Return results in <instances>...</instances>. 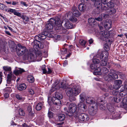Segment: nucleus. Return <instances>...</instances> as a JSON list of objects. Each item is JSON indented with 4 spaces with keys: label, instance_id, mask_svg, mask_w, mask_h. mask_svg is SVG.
<instances>
[{
    "label": "nucleus",
    "instance_id": "1",
    "mask_svg": "<svg viewBox=\"0 0 127 127\" xmlns=\"http://www.w3.org/2000/svg\"><path fill=\"white\" fill-rule=\"evenodd\" d=\"M109 34L107 31H102L100 33V36L101 39L103 41L106 40V43L104 45V48L105 51L102 52L106 51H108L110 49L109 45L110 46L111 44V38L109 36Z\"/></svg>",
    "mask_w": 127,
    "mask_h": 127
},
{
    "label": "nucleus",
    "instance_id": "2",
    "mask_svg": "<svg viewBox=\"0 0 127 127\" xmlns=\"http://www.w3.org/2000/svg\"><path fill=\"white\" fill-rule=\"evenodd\" d=\"M19 48L17 50V54L19 56L24 55L23 59L25 60H28L29 58L28 55V52L27 48L25 47L20 44H18Z\"/></svg>",
    "mask_w": 127,
    "mask_h": 127
},
{
    "label": "nucleus",
    "instance_id": "3",
    "mask_svg": "<svg viewBox=\"0 0 127 127\" xmlns=\"http://www.w3.org/2000/svg\"><path fill=\"white\" fill-rule=\"evenodd\" d=\"M108 54V52H102L100 55V58L101 60V65L102 66H105L107 64V58Z\"/></svg>",
    "mask_w": 127,
    "mask_h": 127
},
{
    "label": "nucleus",
    "instance_id": "4",
    "mask_svg": "<svg viewBox=\"0 0 127 127\" xmlns=\"http://www.w3.org/2000/svg\"><path fill=\"white\" fill-rule=\"evenodd\" d=\"M65 87V83L63 82L59 83V81L57 80L55 81L52 86V89L51 90V91L53 92L57 89L60 88H64Z\"/></svg>",
    "mask_w": 127,
    "mask_h": 127
},
{
    "label": "nucleus",
    "instance_id": "5",
    "mask_svg": "<svg viewBox=\"0 0 127 127\" xmlns=\"http://www.w3.org/2000/svg\"><path fill=\"white\" fill-rule=\"evenodd\" d=\"M54 18H51L46 23L45 26L47 30H50L53 28L56 23V20Z\"/></svg>",
    "mask_w": 127,
    "mask_h": 127
},
{
    "label": "nucleus",
    "instance_id": "6",
    "mask_svg": "<svg viewBox=\"0 0 127 127\" xmlns=\"http://www.w3.org/2000/svg\"><path fill=\"white\" fill-rule=\"evenodd\" d=\"M48 34V33L46 31H43L41 33L36 35L35 37V38L36 40H39L42 41V40L45 39L46 36L49 37Z\"/></svg>",
    "mask_w": 127,
    "mask_h": 127
},
{
    "label": "nucleus",
    "instance_id": "7",
    "mask_svg": "<svg viewBox=\"0 0 127 127\" xmlns=\"http://www.w3.org/2000/svg\"><path fill=\"white\" fill-rule=\"evenodd\" d=\"M66 105L68 106L69 111L70 113H72L75 112L77 109V106L75 103H70L69 102H67Z\"/></svg>",
    "mask_w": 127,
    "mask_h": 127
},
{
    "label": "nucleus",
    "instance_id": "8",
    "mask_svg": "<svg viewBox=\"0 0 127 127\" xmlns=\"http://www.w3.org/2000/svg\"><path fill=\"white\" fill-rule=\"evenodd\" d=\"M73 95L75 96L78 95L81 92V88L78 85H75L72 86Z\"/></svg>",
    "mask_w": 127,
    "mask_h": 127
},
{
    "label": "nucleus",
    "instance_id": "9",
    "mask_svg": "<svg viewBox=\"0 0 127 127\" xmlns=\"http://www.w3.org/2000/svg\"><path fill=\"white\" fill-rule=\"evenodd\" d=\"M65 92L66 95L68 96L74 95L72 85H70L66 88Z\"/></svg>",
    "mask_w": 127,
    "mask_h": 127
},
{
    "label": "nucleus",
    "instance_id": "10",
    "mask_svg": "<svg viewBox=\"0 0 127 127\" xmlns=\"http://www.w3.org/2000/svg\"><path fill=\"white\" fill-rule=\"evenodd\" d=\"M78 117L79 119L81 121L86 122L89 119L88 115L84 113L79 114L78 116Z\"/></svg>",
    "mask_w": 127,
    "mask_h": 127
},
{
    "label": "nucleus",
    "instance_id": "11",
    "mask_svg": "<svg viewBox=\"0 0 127 127\" xmlns=\"http://www.w3.org/2000/svg\"><path fill=\"white\" fill-rule=\"evenodd\" d=\"M55 19L56 20V23L54 26L55 27V29L57 30H61V22L60 19L57 18Z\"/></svg>",
    "mask_w": 127,
    "mask_h": 127
},
{
    "label": "nucleus",
    "instance_id": "12",
    "mask_svg": "<svg viewBox=\"0 0 127 127\" xmlns=\"http://www.w3.org/2000/svg\"><path fill=\"white\" fill-rule=\"evenodd\" d=\"M56 118L57 121H62L64 120L65 116L64 115L62 114H57L56 115Z\"/></svg>",
    "mask_w": 127,
    "mask_h": 127
},
{
    "label": "nucleus",
    "instance_id": "13",
    "mask_svg": "<svg viewBox=\"0 0 127 127\" xmlns=\"http://www.w3.org/2000/svg\"><path fill=\"white\" fill-rule=\"evenodd\" d=\"M122 83L121 81L120 80H116L114 81V84L113 85L114 89H117L121 87Z\"/></svg>",
    "mask_w": 127,
    "mask_h": 127
},
{
    "label": "nucleus",
    "instance_id": "14",
    "mask_svg": "<svg viewBox=\"0 0 127 127\" xmlns=\"http://www.w3.org/2000/svg\"><path fill=\"white\" fill-rule=\"evenodd\" d=\"M80 101L78 104V107L83 111H85L87 110V107L86 105L83 102Z\"/></svg>",
    "mask_w": 127,
    "mask_h": 127
},
{
    "label": "nucleus",
    "instance_id": "15",
    "mask_svg": "<svg viewBox=\"0 0 127 127\" xmlns=\"http://www.w3.org/2000/svg\"><path fill=\"white\" fill-rule=\"evenodd\" d=\"M9 46L12 52H14L17 50V46L16 44L13 42H11L9 44Z\"/></svg>",
    "mask_w": 127,
    "mask_h": 127
},
{
    "label": "nucleus",
    "instance_id": "16",
    "mask_svg": "<svg viewBox=\"0 0 127 127\" xmlns=\"http://www.w3.org/2000/svg\"><path fill=\"white\" fill-rule=\"evenodd\" d=\"M12 72H10L7 76V82L8 84H10L11 83V80H13V77H14L15 76L13 75L12 74Z\"/></svg>",
    "mask_w": 127,
    "mask_h": 127
},
{
    "label": "nucleus",
    "instance_id": "17",
    "mask_svg": "<svg viewBox=\"0 0 127 127\" xmlns=\"http://www.w3.org/2000/svg\"><path fill=\"white\" fill-rule=\"evenodd\" d=\"M60 99L56 98L55 97L53 96V97L52 100L54 104L56 105H60V104H62V102Z\"/></svg>",
    "mask_w": 127,
    "mask_h": 127
},
{
    "label": "nucleus",
    "instance_id": "18",
    "mask_svg": "<svg viewBox=\"0 0 127 127\" xmlns=\"http://www.w3.org/2000/svg\"><path fill=\"white\" fill-rule=\"evenodd\" d=\"M64 26L66 28L68 29L72 28L73 27V25L72 23L70 22L69 21H65V23L64 24Z\"/></svg>",
    "mask_w": 127,
    "mask_h": 127
},
{
    "label": "nucleus",
    "instance_id": "19",
    "mask_svg": "<svg viewBox=\"0 0 127 127\" xmlns=\"http://www.w3.org/2000/svg\"><path fill=\"white\" fill-rule=\"evenodd\" d=\"M94 107V106H92L89 108V112L91 115H93L96 113V109H95Z\"/></svg>",
    "mask_w": 127,
    "mask_h": 127
},
{
    "label": "nucleus",
    "instance_id": "20",
    "mask_svg": "<svg viewBox=\"0 0 127 127\" xmlns=\"http://www.w3.org/2000/svg\"><path fill=\"white\" fill-rule=\"evenodd\" d=\"M94 2V5L97 8L100 7L101 5V3L100 0H91Z\"/></svg>",
    "mask_w": 127,
    "mask_h": 127
},
{
    "label": "nucleus",
    "instance_id": "21",
    "mask_svg": "<svg viewBox=\"0 0 127 127\" xmlns=\"http://www.w3.org/2000/svg\"><path fill=\"white\" fill-rule=\"evenodd\" d=\"M86 101L87 103L90 104H93L95 102L94 99L91 97H87L86 99Z\"/></svg>",
    "mask_w": 127,
    "mask_h": 127
},
{
    "label": "nucleus",
    "instance_id": "22",
    "mask_svg": "<svg viewBox=\"0 0 127 127\" xmlns=\"http://www.w3.org/2000/svg\"><path fill=\"white\" fill-rule=\"evenodd\" d=\"M72 10L73 11L72 14L75 16L78 17L81 14L79 11L75 8H73Z\"/></svg>",
    "mask_w": 127,
    "mask_h": 127
},
{
    "label": "nucleus",
    "instance_id": "23",
    "mask_svg": "<svg viewBox=\"0 0 127 127\" xmlns=\"http://www.w3.org/2000/svg\"><path fill=\"white\" fill-rule=\"evenodd\" d=\"M86 7V5L85 4H81L78 6L79 10L83 12L85 11Z\"/></svg>",
    "mask_w": 127,
    "mask_h": 127
},
{
    "label": "nucleus",
    "instance_id": "24",
    "mask_svg": "<svg viewBox=\"0 0 127 127\" xmlns=\"http://www.w3.org/2000/svg\"><path fill=\"white\" fill-rule=\"evenodd\" d=\"M101 71V69L99 67H97L95 69L94 72V74L95 75H101V73L100 72Z\"/></svg>",
    "mask_w": 127,
    "mask_h": 127
},
{
    "label": "nucleus",
    "instance_id": "25",
    "mask_svg": "<svg viewBox=\"0 0 127 127\" xmlns=\"http://www.w3.org/2000/svg\"><path fill=\"white\" fill-rule=\"evenodd\" d=\"M26 88V85L24 83L19 85L17 87L18 89L20 91L25 90Z\"/></svg>",
    "mask_w": 127,
    "mask_h": 127
},
{
    "label": "nucleus",
    "instance_id": "26",
    "mask_svg": "<svg viewBox=\"0 0 127 127\" xmlns=\"http://www.w3.org/2000/svg\"><path fill=\"white\" fill-rule=\"evenodd\" d=\"M113 119H116L120 118L121 116L120 114L117 112H114L112 116Z\"/></svg>",
    "mask_w": 127,
    "mask_h": 127
},
{
    "label": "nucleus",
    "instance_id": "27",
    "mask_svg": "<svg viewBox=\"0 0 127 127\" xmlns=\"http://www.w3.org/2000/svg\"><path fill=\"white\" fill-rule=\"evenodd\" d=\"M88 21L89 24L92 26L95 25L96 24L95 20L93 18H91L89 19Z\"/></svg>",
    "mask_w": 127,
    "mask_h": 127
},
{
    "label": "nucleus",
    "instance_id": "28",
    "mask_svg": "<svg viewBox=\"0 0 127 127\" xmlns=\"http://www.w3.org/2000/svg\"><path fill=\"white\" fill-rule=\"evenodd\" d=\"M25 71V70L22 69L20 68L19 70H16L13 71L14 73L16 75L21 74Z\"/></svg>",
    "mask_w": 127,
    "mask_h": 127
},
{
    "label": "nucleus",
    "instance_id": "29",
    "mask_svg": "<svg viewBox=\"0 0 127 127\" xmlns=\"http://www.w3.org/2000/svg\"><path fill=\"white\" fill-rule=\"evenodd\" d=\"M103 101V100H101L100 101H97L96 102L97 105V106H99L100 109L102 110H104L105 109V106L103 104H101L100 105V102H102Z\"/></svg>",
    "mask_w": 127,
    "mask_h": 127
},
{
    "label": "nucleus",
    "instance_id": "30",
    "mask_svg": "<svg viewBox=\"0 0 127 127\" xmlns=\"http://www.w3.org/2000/svg\"><path fill=\"white\" fill-rule=\"evenodd\" d=\"M118 78V75L116 73L115 71L114 70H112V78L115 79Z\"/></svg>",
    "mask_w": 127,
    "mask_h": 127
},
{
    "label": "nucleus",
    "instance_id": "31",
    "mask_svg": "<svg viewBox=\"0 0 127 127\" xmlns=\"http://www.w3.org/2000/svg\"><path fill=\"white\" fill-rule=\"evenodd\" d=\"M27 79L28 81L31 83H33L34 80V78L33 76L31 75L28 76Z\"/></svg>",
    "mask_w": 127,
    "mask_h": 127
},
{
    "label": "nucleus",
    "instance_id": "32",
    "mask_svg": "<svg viewBox=\"0 0 127 127\" xmlns=\"http://www.w3.org/2000/svg\"><path fill=\"white\" fill-rule=\"evenodd\" d=\"M80 98V101L83 102L85 98L86 94L85 93H81L79 96Z\"/></svg>",
    "mask_w": 127,
    "mask_h": 127
},
{
    "label": "nucleus",
    "instance_id": "33",
    "mask_svg": "<svg viewBox=\"0 0 127 127\" xmlns=\"http://www.w3.org/2000/svg\"><path fill=\"white\" fill-rule=\"evenodd\" d=\"M113 98L114 101L116 103H118L120 102L122 100L121 96H119L118 95H117V96H114Z\"/></svg>",
    "mask_w": 127,
    "mask_h": 127
},
{
    "label": "nucleus",
    "instance_id": "34",
    "mask_svg": "<svg viewBox=\"0 0 127 127\" xmlns=\"http://www.w3.org/2000/svg\"><path fill=\"white\" fill-rule=\"evenodd\" d=\"M27 110L29 112L28 114L30 116H32L33 114L32 106L30 105L28 106L27 107Z\"/></svg>",
    "mask_w": 127,
    "mask_h": 127
},
{
    "label": "nucleus",
    "instance_id": "35",
    "mask_svg": "<svg viewBox=\"0 0 127 127\" xmlns=\"http://www.w3.org/2000/svg\"><path fill=\"white\" fill-rule=\"evenodd\" d=\"M104 27L106 29L109 30L111 27V24L108 22H106L104 23Z\"/></svg>",
    "mask_w": 127,
    "mask_h": 127
},
{
    "label": "nucleus",
    "instance_id": "36",
    "mask_svg": "<svg viewBox=\"0 0 127 127\" xmlns=\"http://www.w3.org/2000/svg\"><path fill=\"white\" fill-rule=\"evenodd\" d=\"M55 97L56 98L59 99H61L63 97L62 95L58 92H56L55 93Z\"/></svg>",
    "mask_w": 127,
    "mask_h": 127
},
{
    "label": "nucleus",
    "instance_id": "37",
    "mask_svg": "<svg viewBox=\"0 0 127 127\" xmlns=\"http://www.w3.org/2000/svg\"><path fill=\"white\" fill-rule=\"evenodd\" d=\"M42 106V104L41 103H39L36 105V109L37 111L40 110Z\"/></svg>",
    "mask_w": 127,
    "mask_h": 127
},
{
    "label": "nucleus",
    "instance_id": "38",
    "mask_svg": "<svg viewBox=\"0 0 127 127\" xmlns=\"http://www.w3.org/2000/svg\"><path fill=\"white\" fill-rule=\"evenodd\" d=\"M104 79L106 81L108 82L110 81L111 80V73H110L109 74L105 77Z\"/></svg>",
    "mask_w": 127,
    "mask_h": 127
},
{
    "label": "nucleus",
    "instance_id": "39",
    "mask_svg": "<svg viewBox=\"0 0 127 127\" xmlns=\"http://www.w3.org/2000/svg\"><path fill=\"white\" fill-rule=\"evenodd\" d=\"M42 54L40 52H38L36 54V56L37 59H39V60H41L42 59Z\"/></svg>",
    "mask_w": 127,
    "mask_h": 127
},
{
    "label": "nucleus",
    "instance_id": "40",
    "mask_svg": "<svg viewBox=\"0 0 127 127\" xmlns=\"http://www.w3.org/2000/svg\"><path fill=\"white\" fill-rule=\"evenodd\" d=\"M3 70L6 71L10 72L11 71V67L7 66H4L3 67Z\"/></svg>",
    "mask_w": 127,
    "mask_h": 127
},
{
    "label": "nucleus",
    "instance_id": "41",
    "mask_svg": "<svg viewBox=\"0 0 127 127\" xmlns=\"http://www.w3.org/2000/svg\"><path fill=\"white\" fill-rule=\"evenodd\" d=\"M72 15V13L71 12H69L65 15V16L66 18H68L69 19V18H71Z\"/></svg>",
    "mask_w": 127,
    "mask_h": 127
},
{
    "label": "nucleus",
    "instance_id": "42",
    "mask_svg": "<svg viewBox=\"0 0 127 127\" xmlns=\"http://www.w3.org/2000/svg\"><path fill=\"white\" fill-rule=\"evenodd\" d=\"M0 8L3 10H5V12H6L7 9V6L3 4H2L0 7Z\"/></svg>",
    "mask_w": 127,
    "mask_h": 127
},
{
    "label": "nucleus",
    "instance_id": "43",
    "mask_svg": "<svg viewBox=\"0 0 127 127\" xmlns=\"http://www.w3.org/2000/svg\"><path fill=\"white\" fill-rule=\"evenodd\" d=\"M125 92L120 91L118 93H119L118 95V96H121V98H122V97L123 96H125L126 93L124 92Z\"/></svg>",
    "mask_w": 127,
    "mask_h": 127
},
{
    "label": "nucleus",
    "instance_id": "44",
    "mask_svg": "<svg viewBox=\"0 0 127 127\" xmlns=\"http://www.w3.org/2000/svg\"><path fill=\"white\" fill-rule=\"evenodd\" d=\"M108 70L105 67H103L101 69V73H103L104 74H105L106 73H107L108 72Z\"/></svg>",
    "mask_w": 127,
    "mask_h": 127
},
{
    "label": "nucleus",
    "instance_id": "45",
    "mask_svg": "<svg viewBox=\"0 0 127 127\" xmlns=\"http://www.w3.org/2000/svg\"><path fill=\"white\" fill-rule=\"evenodd\" d=\"M5 47L4 42L1 41H0V50L4 49Z\"/></svg>",
    "mask_w": 127,
    "mask_h": 127
},
{
    "label": "nucleus",
    "instance_id": "46",
    "mask_svg": "<svg viewBox=\"0 0 127 127\" xmlns=\"http://www.w3.org/2000/svg\"><path fill=\"white\" fill-rule=\"evenodd\" d=\"M38 43L37 44V45L38 47L40 49H42L44 47L43 45V44L39 42V41H38Z\"/></svg>",
    "mask_w": 127,
    "mask_h": 127
},
{
    "label": "nucleus",
    "instance_id": "47",
    "mask_svg": "<svg viewBox=\"0 0 127 127\" xmlns=\"http://www.w3.org/2000/svg\"><path fill=\"white\" fill-rule=\"evenodd\" d=\"M69 20L73 22H76L77 20V19L75 17L72 16L70 18H69Z\"/></svg>",
    "mask_w": 127,
    "mask_h": 127
},
{
    "label": "nucleus",
    "instance_id": "48",
    "mask_svg": "<svg viewBox=\"0 0 127 127\" xmlns=\"http://www.w3.org/2000/svg\"><path fill=\"white\" fill-rule=\"evenodd\" d=\"M45 65H42V70L43 71V74H45L46 73H47V70L45 69Z\"/></svg>",
    "mask_w": 127,
    "mask_h": 127
},
{
    "label": "nucleus",
    "instance_id": "49",
    "mask_svg": "<svg viewBox=\"0 0 127 127\" xmlns=\"http://www.w3.org/2000/svg\"><path fill=\"white\" fill-rule=\"evenodd\" d=\"M19 113L20 116H24L25 115V113L24 111L22 109H20L19 110Z\"/></svg>",
    "mask_w": 127,
    "mask_h": 127
},
{
    "label": "nucleus",
    "instance_id": "50",
    "mask_svg": "<svg viewBox=\"0 0 127 127\" xmlns=\"http://www.w3.org/2000/svg\"><path fill=\"white\" fill-rule=\"evenodd\" d=\"M74 95H72L70 96H68L69 97V99L71 101H75L76 100V98L75 97Z\"/></svg>",
    "mask_w": 127,
    "mask_h": 127
},
{
    "label": "nucleus",
    "instance_id": "51",
    "mask_svg": "<svg viewBox=\"0 0 127 127\" xmlns=\"http://www.w3.org/2000/svg\"><path fill=\"white\" fill-rule=\"evenodd\" d=\"M16 10L15 9H13L10 8H8L7 9L6 12H11L14 14Z\"/></svg>",
    "mask_w": 127,
    "mask_h": 127
},
{
    "label": "nucleus",
    "instance_id": "52",
    "mask_svg": "<svg viewBox=\"0 0 127 127\" xmlns=\"http://www.w3.org/2000/svg\"><path fill=\"white\" fill-rule=\"evenodd\" d=\"M16 98L19 100L23 101L24 100V99L22 97V96L18 94L16 95Z\"/></svg>",
    "mask_w": 127,
    "mask_h": 127
},
{
    "label": "nucleus",
    "instance_id": "53",
    "mask_svg": "<svg viewBox=\"0 0 127 127\" xmlns=\"http://www.w3.org/2000/svg\"><path fill=\"white\" fill-rule=\"evenodd\" d=\"M21 17L24 21V20L26 22H28L29 21V18L28 17L23 15Z\"/></svg>",
    "mask_w": 127,
    "mask_h": 127
},
{
    "label": "nucleus",
    "instance_id": "54",
    "mask_svg": "<svg viewBox=\"0 0 127 127\" xmlns=\"http://www.w3.org/2000/svg\"><path fill=\"white\" fill-rule=\"evenodd\" d=\"M93 64H97L99 62V61L97 59H94L93 60Z\"/></svg>",
    "mask_w": 127,
    "mask_h": 127
},
{
    "label": "nucleus",
    "instance_id": "55",
    "mask_svg": "<svg viewBox=\"0 0 127 127\" xmlns=\"http://www.w3.org/2000/svg\"><path fill=\"white\" fill-rule=\"evenodd\" d=\"M79 43L83 46H84L86 43L85 41L83 40H81L79 41Z\"/></svg>",
    "mask_w": 127,
    "mask_h": 127
},
{
    "label": "nucleus",
    "instance_id": "56",
    "mask_svg": "<svg viewBox=\"0 0 127 127\" xmlns=\"http://www.w3.org/2000/svg\"><path fill=\"white\" fill-rule=\"evenodd\" d=\"M91 68L92 69H95L97 66V64H92L91 65Z\"/></svg>",
    "mask_w": 127,
    "mask_h": 127
},
{
    "label": "nucleus",
    "instance_id": "57",
    "mask_svg": "<svg viewBox=\"0 0 127 127\" xmlns=\"http://www.w3.org/2000/svg\"><path fill=\"white\" fill-rule=\"evenodd\" d=\"M28 55L29 56V58L31 59H34V55L32 53H30V54H29L28 52Z\"/></svg>",
    "mask_w": 127,
    "mask_h": 127
},
{
    "label": "nucleus",
    "instance_id": "58",
    "mask_svg": "<svg viewBox=\"0 0 127 127\" xmlns=\"http://www.w3.org/2000/svg\"><path fill=\"white\" fill-rule=\"evenodd\" d=\"M48 115L49 118H51L53 116V113L51 111H49L48 113Z\"/></svg>",
    "mask_w": 127,
    "mask_h": 127
},
{
    "label": "nucleus",
    "instance_id": "59",
    "mask_svg": "<svg viewBox=\"0 0 127 127\" xmlns=\"http://www.w3.org/2000/svg\"><path fill=\"white\" fill-rule=\"evenodd\" d=\"M64 109L65 111H67L66 112H67V113H66V114L67 115L69 116H72L71 114V113H70V112L69 111V112L68 111H67V109L66 107H65L64 108Z\"/></svg>",
    "mask_w": 127,
    "mask_h": 127
},
{
    "label": "nucleus",
    "instance_id": "60",
    "mask_svg": "<svg viewBox=\"0 0 127 127\" xmlns=\"http://www.w3.org/2000/svg\"><path fill=\"white\" fill-rule=\"evenodd\" d=\"M14 14L15 15H16L18 17H21V14L20 13L17 12L16 10Z\"/></svg>",
    "mask_w": 127,
    "mask_h": 127
},
{
    "label": "nucleus",
    "instance_id": "61",
    "mask_svg": "<svg viewBox=\"0 0 127 127\" xmlns=\"http://www.w3.org/2000/svg\"><path fill=\"white\" fill-rule=\"evenodd\" d=\"M122 102L123 104H127V97L124 98L123 99Z\"/></svg>",
    "mask_w": 127,
    "mask_h": 127
},
{
    "label": "nucleus",
    "instance_id": "62",
    "mask_svg": "<svg viewBox=\"0 0 127 127\" xmlns=\"http://www.w3.org/2000/svg\"><path fill=\"white\" fill-rule=\"evenodd\" d=\"M95 19L96 20L98 21H101L102 20V18L101 17H99L97 18H95Z\"/></svg>",
    "mask_w": 127,
    "mask_h": 127
},
{
    "label": "nucleus",
    "instance_id": "63",
    "mask_svg": "<svg viewBox=\"0 0 127 127\" xmlns=\"http://www.w3.org/2000/svg\"><path fill=\"white\" fill-rule=\"evenodd\" d=\"M107 107L108 110L110 112L111 111L110 107H111V104H107Z\"/></svg>",
    "mask_w": 127,
    "mask_h": 127
},
{
    "label": "nucleus",
    "instance_id": "64",
    "mask_svg": "<svg viewBox=\"0 0 127 127\" xmlns=\"http://www.w3.org/2000/svg\"><path fill=\"white\" fill-rule=\"evenodd\" d=\"M109 16V15L107 14H103V18L104 19H106V18H108Z\"/></svg>",
    "mask_w": 127,
    "mask_h": 127
}]
</instances>
